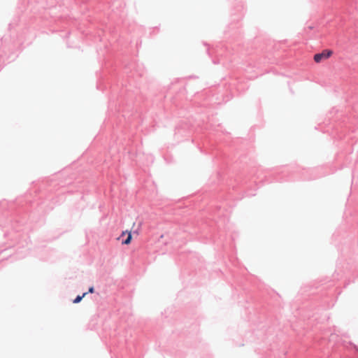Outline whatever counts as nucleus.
Segmentation results:
<instances>
[{
    "label": "nucleus",
    "instance_id": "f257e3e1",
    "mask_svg": "<svg viewBox=\"0 0 358 358\" xmlns=\"http://www.w3.org/2000/svg\"><path fill=\"white\" fill-rule=\"evenodd\" d=\"M333 54V52L330 50H324L321 53L315 54L314 55V61L316 63H320L324 59H327Z\"/></svg>",
    "mask_w": 358,
    "mask_h": 358
},
{
    "label": "nucleus",
    "instance_id": "f03ea898",
    "mask_svg": "<svg viewBox=\"0 0 358 358\" xmlns=\"http://www.w3.org/2000/svg\"><path fill=\"white\" fill-rule=\"evenodd\" d=\"M131 241V232H128V236L125 241L122 242L123 244L129 245Z\"/></svg>",
    "mask_w": 358,
    "mask_h": 358
},
{
    "label": "nucleus",
    "instance_id": "7ed1b4c3",
    "mask_svg": "<svg viewBox=\"0 0 358 358\" xmlns=\"http://www.w3.org/2000/svg\"><path fill=\"white\" fill-rule=\"evenodd\" d=\"M87 294V293H84L82 296H78L74 300L73 303H79L82 299Z\"/></svg>",
    "mask_w": 358,
    "mask_h": 358
},
{
    "label": "nucleus",
    "instance_id": "20e7f679",
    "mask_svg": "<svg viewBox=\"0 0 358 358\" xmlns=\"http://www.w3.org/2000/svg\"><path fill=\"white\" fill-rule=\"evenodd\" d=\"M94 292V287H90L89 292L90 293H93Z\"/></svg>",
    "mask_w": 358,
    "mask_h": 358
},
{
    "label": "nucleus",
    "instance_id": "39448f33",
    "mask_svg": "<svg viewBox=\"0 0 358 358\" xmlns=\"http://www.w3.org/2000/svg\"><path fill=\"white\" fill-rule=\"evenodd\" d=\"M127 231H123V232H122V236L126 235V233H127Z\"/></svg>",
    "mask_w": 358,
    "mask_h": 358
}]
</instances>
